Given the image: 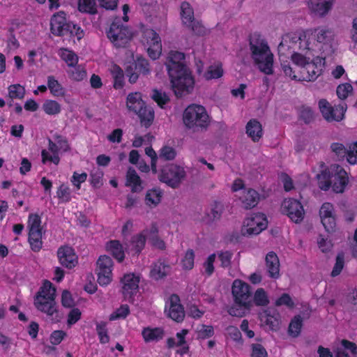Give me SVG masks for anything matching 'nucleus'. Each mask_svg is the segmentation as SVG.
Returning <instances> with one entry per match:
<instances>
[{"mask_svg":"<svg viewBox=\"0 0 357 357\" xmlns=\"http://www.w3.org/2000/svg\"><path fill=\"white\" fill-rule=\"evenodd\" d=\"M251 57L258 69L265 75H273L274 56L269 46H250Z\"/></svg>","mask_w":357,"mask_h":357,"instance_id":"obj_1","label":"nucleus"},{"mask_svg":"<svg viewBox=\"0 0 357 357\" xmlns=\"http://www.w3.org/2000/svg\"><path fill=\"white\" fill-rule=\"evenodd\" d=\"M55 291L50 282H45L35 299V305L37 309L48 315H52L56 312Z\"/></svg>","mask_w":357,"mask_h":357,"instance_id":"obj_2","label":"nucleus"},{"mask_svg":"<svg viewBox=\"0 0 357 357\" xmlns=\"http://www.w3.org/2000/svg\"><path fill=\"white\" fill-rule=\"evenodd\" d=\"M183 123L188 128H205L209 123V117L203 106L191 105L184 111Z\"/></svg>","mask_w":357,"mask_h":357,"instance_id":"obj_3","label":"nucleus"},{"mask_svg":"<svg viewBox=\"0 0 357 357\" xmlns=\"http://www.w3.org/2000/svg\"><path fill=\"white\" fill-rule=\"evenodd\" d=\"M169 77L172 89L177 97H182L192 91L195 82L189 70L177 71Z\"/></svg>","mask_w":357,"mask_h":357,"instance_id":"obj_4","label":"nucleus"},{"mask_svg":"<svg viewBox=\"0 0 357 357\" xmlns=\"http://www.w3.org/2000/svg\"><path fill=\"white\" fill-rule=\"evenodd\" d=\"M186 176L184 167L176 164L166 165L161 171L159 179L172 188H178Z\"/></svg>","mask_w":357,"mask_h":357,"instance_id":"obj_5","label":"nucleus"},{"mask_svg":"<svg viewBox=\"0 0 357 357\" xmlns=\"http://www.w3.org/2000/svg\"><path fill=\"white\" fill-rule=\"evenodd\" d=\"M126 63L127 65L126 67V75L131 84L137 82L139 74L148 75L150 73L148 61L142 57H137L135 60L134 54L131 52H129Z\"/></svg>","mask_w":357,"mask_h":357,"instance_id":"obj_6","label":"nucleus"},{"mask_svg":"<svg viewBox=\"0 0 357 357\" xmlns=\"http://www.w3.org/2000/svg\"><path fill=\"white\" fill-rule=\"evenodd\" d=\"M267 225L268 221L264 214H253L245 220L241 234L243 236L257 235L266 228Z\"/></svg>","mask_w":357,"mask_h":357,"instance_id":"obj_7","label":"nucleus"},{"mask_svg":"<svg viewBox=\"0 0 357 357\" xmlns=\"http://www.w3.org/2000/svg\"><path fill=\"white\" fill-rule=\"evenodd\" d=\"M319 107L323 117L328 122L340 121L344 117V113L347 110V105L342 103L335 107L325 99L319 101Z\"/></svg>","mask_w":357,"mask_h":357,"instance_id":"obj_8","label":"nucleus"},{"mask_svg":"<svg viewBox=\"0 0 357 357\" xmlns=\"http://www.w3.org/2000/svg\"><path fill=\"white\" fill-rule=\"evenodd\" d=\"M231 293L234 303L245 307L252 306L250 287L248 284L241 280H235L231 287Z\"/></svg>","mask_w":357,"mask_h":357,"instance_id":"obj_9","label":"nucleus"},{"mask_svg":"<svg viewBox=\"0 0 357 357\" xmlns=\"http://www.w3.org/2000/svg\"><path fill=\"white\" fill-rule=\"evenodd\" d=\"M107 36L113 43L117 42L127 43L132 38L133 33L127 26L123 25L121 20H118L112 23Z\"/></svg>","mask_w":357,"mask_h":357,"instance_id":"obj_10","label":"nucleus"},{"mask_svg":"<svg viewBox=\"0 0 357 357\" xmlns=\"http://www.w3.org/2000/svg\"><path fill=\"white\" fill-rule=\"evenodd\" d=\"M140 275L135 273H126L121 279V293L125 300L132 301L134 296L139 292Z\"/></svg>","mask_w":357,"mask_h":357,"instance_id":"obj_11","label":"nucleus"},{"mask_svg":"<svg viewBox=\"0 0 357 357\" xmlns=\"http://www.w3.org/2000/svg\"><path fill=\"white\" fill-rule=\"evenodd\" d=\"M326 57V56L324 57L315 56L307 63L301 69V76L298 77L299 81H314L321 73L322 68L325 65Z\"/></svg>","mask_w":357,"mask_h":357,"instance_id":"obj_12","label":"nucleus"},{"mask_svg":"<svg viewBox=\"0 0 357 357\" xmlns=\"http://www.w3.org/2000/svg\"><path fill=\"white\" fill-rule=\"evenodd\" d=\"M113 262L112 259L106 255L99 257L97 261L98 282L102 285H107L112 280Z\"/></svg>","mask_w":357,"mask_h":357,"instance_id":"obj_13","label":"nucleus"},{"mask_svg":"<svg viewBox=\"0 0 357 357\" xmlns=\"http://www.w3.org/2000/svg\"><path fill=\"white\" fill-rule=\"evenodd\" d=\"M282 212L295 222H301L305 215V211L303 205L300 202L294 199H285L282 204Z\"/></svg>","mask_w":357,"mask_h":357,"instance_id":"obj_14","label":"nucleus"},{"mask_svg":"<svg viewBox=\"0 0 357 357\" xmlns=\"http://www.w3.org/2000/svg\"><path fill=\"white\" fill-rule=\"evenodd\" d=\"M165 312L167 315L176 322H181L185 317L183 307L176 294L171 295L165 303Z\"/></svg>","mask_w":357,"mask_h":357,"instance_id":"obj_15","label":"nucleus"},{"mask_svg":"<svg viewBox=\"0 0 357 357\" xmlns=\"http://www.w3.org/2000/svg\"><path fill=\"white\" fill-rule=\"evenodd\" d=\"M185 54L178 51H170L167 57L165 66L169 76H172L177 71L188 70L184 65Z\"/></svg>","mask_w":357,"mask_h":357,"instance_id":"obj_16","label":"nucleus"},{"mask_svg":"<svg viewBox=\"0 0 357 357\" xmlns=\"http://www.w3.org/2000/svg\"><path fill=\"white\" fill-rule=\"evenodd\" d=\"M319 215L325 229L328 232L333 231L336 226V221L333 204L329 202L324 203L319 210Z\"/></svg>","mask_w":357,"mask_h":357,"instance_id":"obj_17","label":"nucleus"},{"mask_svg":"<svg viewBox=\"0 0 357 357\" xmlns=\"http://www.w3.org/2000/svg\"><path fill=\"white\" fill-rule=\"evenodd\" d=\"M314 38L312 36V33L310 31H298L296 32L288 33L282 36V41L279 45H283V43H292L300 45H310Z\"/></svg>","mask_w":357,"mask_h":357,"instance_id":"obj_18","label":"nucleus"},{"mask_svg":"<svg viewBox=\"0 0 357 357\" xmlns=\"http://www.w3.org/2000/svg\"><path fill=\"white\" fill-rule=\"evenodd\" d=\"M57 257L59 263L67 268H74L77 264V256L70 246H61L57 250Z\"/></svg>","mask_w":357,"mask_h":357,"instance_id":"obj_19","label":"nucleus"},{"mask_svg":"<svg viewBox=\"0 0 357 357\" xmlns=\"http://www.w3.org/2000/svg\"><path fill=\"white\" fill-rule=\"evenodd\" d=\"M331 148L337 156L347 155V161L350 164L354 165L357 162V142L351 145L349 150H346L344 145L340 143H333Z\"/></svg>","mask_w":357,"mask_h":357,"instance_id":"obj_20","label":"nucleus"},{"mask_svg":"<svg viewBox=\"0 0 357 357\" xmlns=\"http://www.w3.org/2000/svg\"><path fill=\"white\" fill-rule=\"evenodd\" d=\"M188 330L183 329L180 332L177 333L176 337H170L167 339V343L169 348L174 347H180L177 350V353L183 355L188 353L189 347L185 341V336L188 333Z\"/></svg>","mask_w":357,"mask_h":357,"instance_id":"obj_21","label":"nucleus"},{"mask_svg":"<svg viewBox=\"0 0 357 357\" xmlns=\"http://www.w3.org/2000/svg\"><path fill=\"white\" fill-rule=\"evenodd\" d=\"M59 153L60 151L56 142L49 139L48 150L44 149L41 152L43 163L45 164L47 162H51L55 165H58L60 161Z\"/></svg>","mask_w":357,"mask_h":357,"instance_id":"obj_22","label":"nucleus"},{"mask_svg":"<svg viewBox=\"0 0 357 357\" xmlns=\"http://www.w3.org/2000/svg\"><path fill=\"white\" fill-rule=\"evenodd\" d=\"M70 22H67L66 19V13L63 11H59L55 13L51 18L50 29L54 35L59 36L66 29Z\"/></svg>","mask_w":357,"mask_h":357,"instance_id":"obj_23","label":"nucleus"},{"mask_svg":"<svg viewBox=\"0 0 357 357\" xmlns=\"http://www.w3.org/2000/svg\"><path fill=\"white\" fill-rule=\"evenodd\" d=\"M332 188L337 193L342 192L347 184V172L340 166L335 167V174L333 176Z\"/></svg>","mask_w":357,"mask_h":357,"instance_id":"obj_24","label":"nucleus"},{"mask_svg":"<svg viewBox=\"0 0 357 357\" xmlns=\"http://www.w3.org/2000/svg\"><path fill=\"white\" fill-rule=\"evenodd\" d=\"M59 36L69 38V43L73 42V43H76L77 42H79L84 36V32L79 26L70 23L67 25L66 29H63V31Z\"/></svg>","mask_w":357,"mask_h":357,"instance_id":"obj_25","label":"nucleus"},{"mask_svg":"<svg viewBox=\"0 0 357 357\" xmlns=\"http://www.w3.org/2000/svg\"><path fill=\"white\" fill-rule=\"evenodd\" d=\"M266 266L271 278H278L280 276V261L277 255L270 252L266 257Z\"/></svg>","mask_w":357,"mask_h":357,"instance_id":"obj_26","label":"nucleus"},{"mask_svg":"<svg viewBox=\"0 0 357 357\" xmlns=\"http://www.w3.org/2000/svg\"><path fill=\"white\" fill-rule=\"evenodd\" d=\"M259 194L255 190L245 189L242 192L240 199L245 208H252L256 206L259 201Z\"/></svg>","mask_w":357,"mask_h":357,"instance_id":"obj_27","label":"nucleus"},{"mask_svg":"<svg viewBox=\"0 0 357 357\" xmlns=\"http://www.w3.org/2000/svg\"><path fill=\"white\" fill-rule=\"evenodd\" d=\"M333 0H310L309 8L316 15L324 16L331 9Z\"/></svg>","mask_w":357,"mask_h":357,"instance_id":"obj_28","label":"nucleus"},{"mask_svg":"<svg viewBox=\"0 0 357 357\" xmlns=\"http://www.w3.org/2000/svg\"><path fill=\"white\" fill-rule=\"evenodd\" d=\"M222 211V205L219 202H214L203 217L202 221L208 225L213 224L220 219Z\"/></svg>","mask_w":357,"mask_h":357,"instance_id":"obj_29","label":"nucleus"},{"mask_svg":"<svg viewBox=\"0 0 357 357\" xmlns=\"http://www.w3.org/2000/svg\"><path fill=\"white\" fill-rule=\"evenodd\" d=\"M140 31L142 32V43L147 45H159L161 40L159 34L152 29L147 28L143 24H140Z\"/></svg>","mask_w":357,"mask_h":357,"instance_id":"obj_30","label":"nucleus"},{"mask_svg":"<svg viewBox=\"0 0 357 357\" xmlns=\"http://www.w3.org/2000/svg\"><path fill=\"white\" fill-rule=\"evenodd\" d=\"M126 184L131 188L132 192H140L144 188L142 181L132 167H130L127 171Z\"/></svg>","mask_w":357,"mask_h":357,"instance_id":"obj_31","label":"nucleus"},{"mask_svg":"<svg viewBox=\"0 0 357 357\" xmlns=\"http://www.w3.org/2000/svg\"><path fill=\"white\" fill-rule=\"evenodd\" d=\"M246 133L254 142L259 141L263 135L261 123L256 119L250 120L246 125Z\"/></svg>","mask_w":357,"mask_h":357,"instance_id":"obj_32","label":"nucleus"},{"mask_svg":"<svg viewBox=\"0 0 357 357\" xmlns=\"http://www.w3.org/2000/svg\"><path fill=\"white\" fill-rule=\"evenodd\" d=\"M127 107L129 110L137 113L140 109L145 105L144 102L142 99L140 93L135 92L128 94L126 102Z\"/></svg>","mask_w":357,"mask_h":357,"instance_id":"obj_33","label":"nucleus"},{"mask_svg":"<svg viewBox=\"0 0 357 357\" xmlns=\"http://www.w3.org/2000/svg\"><path fill=\"white\" fill-rule=\"evenodd\" d=\"M170 271V266L161 261L155 262L151 270L150 275L154 280H160L165 277Z\"/></svg>","mask_w":357,"mask_h":357,"instance_id":"obj_34","label":"nucleus"},{"mask_svg":"<svg viewBox=\"0 0 357 357\" xmlns=\"http://www.w3.org/2000/svg\"><path fill=\"white\" fill-rule=\"evenodd\" d=\"M306 49L307 51L305 55L301 53L294 52L291 56L293 63L298 66H301V69L303 68L307 65V63H308L313 59V58L315 57V55L312 53L310 48Z\"/></svg>","mask_w":357,"mask_h":357,"instance_id":"obj_35","label":"nucleus"},{"mask_svg":"<svg viewBox=\"0 0 357 357\" xmlns=\"http://www.w3.org/2000/svg\"><path fill=\"white\" fill-rule=\"evenodd\" d=\"M107 250L111 253L113 257L116 259L119 262L122 261L124 259V250L122 245L119 241H110L107 243Z\"/></svg>","mask_w":357,"mask_h":357,"instance_id":"obj_36","label":"nucleus"},{"mask_svg":"<svg viewBox=\"0 0 357 357\" xmlns=\"http://www.w3.org/2000/svg\"><path fill=\"white\" fill-rule=\"evenodd\" d=\"M136 114L139 117L142 126L148 128L152 124L154 119V111L151 107L144 105Z\"/></svg>","mask_w":357,"mask_h":357,"instance_id":"obj_37","label":"nucleus"},{"mask_svg":"<svg viewBox=\"0 0 357 357\" xmlns=\"http://www.w3.org/2000/svg\"><path fill=\"white\" fill-rule=\"evenodd\" d=\"M149 235V230H144L142 233L134 236L131 241V249L135 252H140L144 248L146 243V238Z\"/></svg>","mask_w":357,"mask_h":357,"instance_id":"obj_38","label":"nucleus"},{"mask_svg":"<svg viewBox=\"0 0 357 357\" xmlns=\"http://www.w3.org/2000/svg\"><path fill=\"white\" fill-rule=\"evenodd\" d=\"M162 192L158 188L149 190L145 197V204L151 207H155L161 201Z\"/></svg>","mask_w":357,"mask_h":357,"instance_id":"obj_39","label":"nucleus"},{"mask_svg":"<svg viewBox=\"0 0 357 357\" xmlns=\"http://www.w3.org/2000/svg\"><path fill=\"white\" fill-rule=\"evenodd\" d=\"M142 337L146 342L158 341L163 337V331L160 328H145L142 332Z\"/></svg>","mask_w":357,"mask_h":357,"instance_id":"obj_40","label":"nucleus"},{"mask_svg":"<svg viewBox=\"0 0 357 357\" xmlns=\"http://www.w3.org/2000/svg\"><path fill=\"white\" fill-rule=\"evenodd\" d=\"M47 87L54 97H62L65 95V89L53 76L47 77Z\"/></svg>","mask_w":357,"mask_h":357,"instance_id":"obj_41","label":"nucleus"},{"mask_svg":"<svg viewBox=\"0 0 357 357\" xmlns=\"http://www.w3.org/2000/svg\"><path fill=\"white\" fill-rule=\"evenodd\" d=\"M59 55L70 67H74L77 64L78 56L72 50L61 48L59 50Z\"/></svg>","mask_w":357,"mask_h":357,"instance_id":"obj_42","label":"nucleus"},{"mask_svg":"<svg viewBox=\"0 0 357 357\" xmlns=\"http://www.w3.org/2000/svg\"><path fill=\"white\" fill-rule=\"evenodd\" d=\"M181 16L183 24L187 26L195 20L193 9L189 3L183 1L181 5Z\"/></svg>","mask_w":357,"mask_h":357,"instance_id":"obj_43","label":"nucleus"},{"mask_svg":"<svg viewBox=\"0 0 357 357\" xmlns=\"http://www.w3.org/2000/svg\"><path fill=\"white\" fill-rule=\"evenodd\" d=\"M265 323L272 331H277L280 324V314L275 311L266 310Z\"/></svg>","mask_w":357,"mask_h":357,"instance_id":"obj_44","label":"nucleus"},{"mask_svg":"<svg viewBox=\"0 0 357 357\" xmlns=\"http://www.w3.org/2000/svg\"><path fill=\"white\" fill-rule=\"evenodd\" d=\"M223 70L220 63H216L211 65L207 70L203 73V77L206 80L218 79L222 76Z\"/></svg>","mask_w":357,"mask_h":357,"instance_id":"obj_45","label":"nucleus"},{"mask_svg":"<svg viewBox=\"0 0 357 357\" xmlns=\"http://www.w3.org/2000/svg\"><path fill=\"white\" fill-rule=\"evenodd\" d=\"M8 97L11 100L24 98L25 95V89L19 84H12L8 87Z\"/></svg>","mask_w":357,"mask_h":357,"instance_id":"obj_46","label":"nucleus"},{"mask_svg":"<svg viewBox=\"0 0 357 357\" xmlns=\"http://www.w3.org/2000/svg\"><path fill=\"white\" fill-rule=\"evenodd\" d=\"M43 111L48 115H56L61 112V105L53 100H46L43 105Z\"/></svg>","mask_w":357,"mask_h":357,"instance_id":"obj_47","label":"nucleus"},{"mask_svg":"<svg viewBox=\"0 0 357 357\" xmlns=\"http://www.w3.org/2000/svg\"><path fill=\"white\" fill-rule=\"evenodd\" d=\"M195 264V252L192 249H188L184 254L181 260V265L183 270H191Z\"/></svg>","mask_w":357,"mask_h":357,"instance_id":"obj_48","label":"nucleus"},{"mask_svg":"<svg viewBox=\"0 0 357 357\" xmlns=\"http://www.w3.org/2000/svg\"><path fill=\"white\" fill-rule=\"evenodd\" d=\"M253 303L257 306H266L269 303L268 296L264 289L259 288L256 290L252 300Z\"/></svg>","mask_w":357,"mask_h":357,"instance_id":"obj_49","label":"nucleus"},{"mask_svg":"<svg viewBox=\"0 0 357 357\" xmlns=\"http://www.w3.org/2000/svg\"><path fill=\"white\" fill-rule=\"evenodd\" d=\"M186 26L190 29L195 35L198 36H204L210 33L209 29H206L199 20H195Z\"/></svg>","mask_w":357,"mask_h":357,"instance_id":"obj_50","label":"nucleus"},{"mask_svg":"<svg viewBox=\"0 0 357 357\" xmlns=\"http://www.w3.org/2000/svg\"><path fill=\"white\" fill-rule=\"evenodd\" d=\"M319 187L323 190H327L331 185V176L329 171L325 169L317 175Z\"/></svg>","mask_w":357,"mask_h":357,"instance_id":"obj_51","label":"nucleus"},{"mask_svg":"<svg viewBox=\"0 0 357 357\" xmlns=\"http://www.w3.org/2000/svg\"><path fill=\"white\" fill-rule=\"evenodd\" d=\"M158 229L155 225H153L149 230V239L153 246L156 248L164 250L165 248V242L157 236Z\"/></svg>","mask_w":357,"mask_h":357,"instance_id":"obj_52","label":"nucleus"},{"mask_svg":"<svg viewBox=\"0 0 357 357\" xmlns=\"http://www.w3.org/2000/svg\"><path fill=\"white\" fill-rule=\"evenodd\" d=\"M29 234H35V233H40L41 227H40V218L37 214H31L29 216Z\"/></svg>","mask_w":357,"mask_h":357,"instance_id":"obj_53","label":"nucleus"},{"mask_svg":"<svg viewBox=\"0 0 357 357\" xmlns=\"http://www.w3.org/2000/svg\"><path fill=\"white\" fill-rule=\"evenodd\" d=\"M252 307V306L245 307L239 303H235L229 307L228 312L231 316L242 317L248 313Z\"/></svg>","mask_w":357,"mask_h":357,"instance_id":"obj_54","label":"nucleus"},{"mask_svg":"<svg viewBox=\"0 0 357 357\" xmlns=\"http://www.w3.org/2000/svg\"><path fill=\"white\" fill-rule=\"evenodd\" d=\"M302 318L300 315L295 316L289 326V333L293 337H297L302 327Z\"/></svg>","mask_w":357,"mask_h":357,"instance_id":"obj_55","label":"nucleus"},{"mask_svg":"<svg viewBox=\"0 0 357 357\" xmlns=\"http://www.w3.org/2000/svg\"><path fill=\"white\" fill-rule=\"evenodd\" d=\"M96 331L101 344H106L109 342V336L108 335L107 324L105 322L97 323Z\"/></svg>","mask_w":357,"mask_h":357,"instance_id":"obj_56","label":"nucleus"},{"mask_svg":"<svg viewBox=\"0 0 357 357\" xmlns=\"http://www.w3.org/2000/svg\"><path fill=\"white\" fill-rule=\"evenodd\" d=\"M130 314V308L128 305H121L119 308L109 315V320L114 321L125 319Z\"/></svg>","mask_w":357,"mask_h":357,"instance_id":"obj_57","label":"nucleus"},{"mask_svg":"<svg viewBox=\"0 0 357 357\" xmlns=\"http://www.w3.org/2000/svg\"><path fill=\"white\" fill-rule=\"evenodd\" d=\"M42 232L29 234V241L31 249L35 251H39L42 248Z\"/></svg>","mask_w":357,"mask_h":357,"instance_id":"obj_58","label":"nucleus"},{"mask_svg":"<svg viewBox=\"0 0 357 357\" xmlns=\"http://www.w3.org/2000/svg\"><path fill=\"white\" fill-rule=\"evenodd\" d=\"M234 253L230 250H221L218 253L221 266L228 268L231 265V259Z\"/></svg>","mask_w":357,"mask_h":357,"instance_id":"obj_59","label":"nucleus"},{"mask_svg":"<svg viewBox=\"0 0 357 357\" xmlns=\"http://www.w3.org/2000/svg\"><path fill=\"white\" fill-rule=\"evenodd\" d=\"M58 198L62 202H68L71 199V190L65 184H61L56 191Z\"/></svg>","mask_w":357,"mask_h":357,"instance_id":"obj_60","label":"nucleus"},{"mask_svg":"<svg viewBox=\"0 0 357 357\" xmlns=\"http://www.w3.org/2000/svg\"><path fill=\"white\" fill-rule=\"evenodd\" d=\"M216 259V255L215 254H211L210 255L206 261L203 264L204 267V273L207 276H211L213 272H214V262Z\"/></svg>","mask_w":357,"mask_h":357,"instance_id":"obj_61","label":"nucleus"},{"mask_svg":"<svg viewBox=\"0 0 357 357\" xmlns=\"http://www.w3.org/2000/svg\"><path fill=\"white\" fill-rule=\"evenodd\" d=\"M79 9L80 11L96 13L95 0H79Z\"/></svg>","mask_w":357,"mask_h":357,"instance_id":"obj_62","label":"nucleus"},{"mask_svg":"<svg viewBox=\"0 0 357 357\" xmlns=\"http://www.w3.org/2000/svg\"><path fill=\"white\" fill-rule=\"evenodd\" d=\"M333 40V33L329 30H321L317 36V41L324 45L331 43Z\"/></svg>","mask_w":357,"mask_h":357,"instance_id":"obj_63","label":"nucleus"},{"mask_svg":"<svg viewBox=\"0 0 357 357\" xmlns=\"http://www.w3.org/2000/svg\"><path fill=\"white\" fill-rule=\"evenodd\" d=\"M176 155V151L172 146H165L160 150L159 158L165 160H174Z\"/></svg>","mask_w":357,"mask_h":357,"instance_id":"obj_64","label":"nucleus"}]
</instances>
